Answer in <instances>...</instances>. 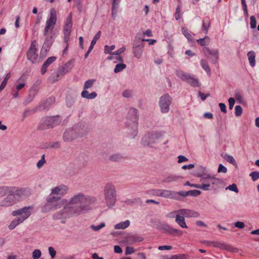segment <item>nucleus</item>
<instances>
[{"label": "nucleus", "mask_w": 259, "mask_h": 259, "mask_svg": "<svg viewBox=\"0 0 259 259\" xmlns=\"http://www.w3.org/2000/svg\"><path fill=\"white\" fill-rule=\"evenodd\" d=\"M94 82V79H90L86 81L84 83V89L86 90L91 88L93 86Z\"/></svg>", "instance_id": "obj_34"}, {"label": "nucleus", "mask_w": 259, "mask_h": 259, "mask_svg": "<svg viewBox=\"0 0 259 259\" xmlns=\"http://www.w3.org/2000/svg\"><path fill=\"white\" fill-rule=\"evenodd\" d=\"M226 160L227 161L233 165L236 164V161L232 156H227Z\"/></svg>", "instance_id": "obj_49"}, {"label": "nucleus", "mask_w": 259, "mask_h": 259, "mask_svg": "<svg viewBox=\"0 0 259 259\" xmlns=\"http://www.w3.org/2000/svg\"><path fill=\"white\" fill-rule=\"evenodd\" d=\"M178 178L176 176H168V177H167L164 181L165 182H173V181H175L177 180Z\"/></svg>", "instance_id": "obj_46"}, {"label": "nucleus", "mask_w": 259, "mask_h": 259, "mask_svg": "<svg viewBox=\"0 0 259 259\" xmlns=\"http://www.w3.org/2000/svg\"><path fill=\"white\" fill-rule=\"evenodd\" d=\"M165 232L171 235L172 236L177 237L181 236L183 234L182 231L171 228L169 226H166V229H165Z\"/></svg>", "instance_id": "obj_20"}, {"label": "nucleus", "mask_w": 259, "mask_h": 259, "mask_svg": "<svg viewBox=\"0 0 259 259\" xmlns=\"http://www.w3.org/2000/svg\"><path fill=\"white\" fill-rule=\"evenodd\" d=\"M228 102L229 104V108L230 109H232L235 102V100L233 98H230L229 99Z\"/></svg>", "instance_id": "obj_51"}, {"label": "nucleus", "mask_w": 259, "mask_h": 259, "mask_svg": "<svg viewBox=\"0 0 259 259\" xmlns=\"http://www.w3.org/2000/svg\"><path fill=\"white\" fill-rule=\"evenodd\" d=\"M200 64L203 69H204L207 73H209L210 72V68L207 62L204 60H201Z\"/></svg>", "instance_id": "obj_33"}, {"label": "nucleus", "mask_w": 259, "mask_h": 259, "mask_svg": "<svg viewBox=\"0 0 259 259\" xmlns=\"http://www.w3.org/2000/svg\"><path fill=\"white\" fill-rule=\"evenodd\" d=\"M97 96V94L96 92H93L91 93H90L89 95V96L88 99H94Z\"/></svg>", "instance_id": "obj_58"}, {"label": "nucleus", "mask_w": 259, "mask_h": 259, "mask_svg": "<svg viewBox=\"0 0 259 259\" xmlns=\"http://www.w3.org/2000/svg\"><path fill=\"white\" fill-rule=\"evenodd\" d=\"M197 42L202 46L207 45L209 42V38L208 36H205L203 38H201L197 40Z\"/></svg>", "instance_id": "obj_30"}, {"label": "nucleus", "mask_w": 259, "mask_h": 259, "mask_svg": "<svg viewBox=\"0 0 259 259\" xmlns=\"http://www.w3.org/2000/svg\"><path fill=\"white\" fill-rule=\"evenodd\" d=\"M119 3V0H113L112 4V14L116 11V9H117V7Z\"/></svg>", "instance_id": "obj_44"}, {"label": "nucleus", "mask_w": 259, "mask_h": 259, "mask_svg": "<svg viewBox=\"0 0 259 259\" xmlns=\"http://www.w3.org/2000/svg\"><path fill=\"white\" fill-rule=\"evenodd\" d=\"M104 195L106 205L100 206L105 209L111 208L114 205L116 200V194L114 186L111 184H107L104 188Z\"/></svg>", "instance_id": "obj_3"}, {"label": "nucleus", "mask_w": 259, "mask_h": 259, "mask_svg": "<svg viewBox=\"0 0 259 259\" xmlns=\"http://www.w3.org/2000/svg\"><path fill=\"white\" fill-rule=\"evenodd\" d=\"M49 251L51 257L54 258L55 256L56 253L55 250L52 247H50L49 248Z\"/></svg>", "instance_id": "obj_50"}, {"label": "nucleus", "mask_w": 259, "mask_h": 259, "mask_svg": "<svg viewBox=\"0 0 259 259\" xmlns=\"http://www.w3.org/2000/svg\"><path fill=\"white\" fill-rule=\"evenodd\" d=\"M182 16L181 10L180 6H178L176 9L175 17L176 20H179Z\"/></svg>", "instance_id": "obj_36"}, {"label": "nucleus", "mask_w": 259, "mask_h": 259, "mask_svg": "<svg viewBox=\"0 0 259 259\" xmlns=\"http://www.w3.org/2000/svg\"><path fill=\"white\" fill-rule=\"evenodd\" d=\"M22 222H20V220L18 218H15L14 219L11 224L9 226V229L11 230H13L16 226H17L19 224L21 223Z\"/></svg>", "instance_id": "obj_29"}, {"label": "nucleus", "mask_w": 259, "mask_h": 259, "mask_svg": "<svg viewBox=\"0 0 259 259\" xmlns=\"http://www.w3.org/2000/svg\"><path fill=\"white\" fill-rule=\"evenodd\" d=\"M115 49V46L114 45H112L111 46H108L106 45L104 47V53L105 54H109L110 55H113V53L112 52Z\"/></svg>", "instance_id": "obj_31"}, {"label": "nucleus", "mask_w": 259, "mask_h": 259, "mask_svg": "<svg viewBox=\"0 0 259 259\" xmlns=\"http://www.w3.org/2000/svg\"><path fill=\"white\" fill-rule=\"evenodd\" d=\"M177 75L179 78L190 84L192 86L195 87H199L200 85L198 80L194 76H191L181 70L177 72Z\"/></svg>", "instance_id": "obj_7"}, {"label": "nucleus", "mask_w": 259, "mask_h": 259, "mask_svg": "<svg viewBox=\"0 0 259 259\" xmlns=\"http://www.w3.org/2000/svg\"><path fill=\"white\" fill-rule=\"evenodd\" d=\"M105 223H102L100 225H98V226L92 225V226H91V228L94 231H99V230H100L101 229H102V228H103L104 227H105Z\"/></svg>", "instance_id": "obj_40"}, {"label": "nucleus", "mask_w": 259, "mask_h": 259, "mask_svg": "<svg viewBox=\"0 0 259 259\" xmlns=\"http://www.w3.org/2000/svg\"><path fill=\"white\" fill-rule=\"evenodd\" d=\"M41 251L38 249H35L32 253V256L34 259H37L40 257L41 255Z\"/></svg>", "instance_id": "obj_37"}, {"label": "nucleus", "mask_w": 259, "mask_h": 259, "mask_svg": "<svg viewBox=\"0 0 259 259\" xmlns=\"http://www.w3.org/2000/svg\"><path fill=\"white\" fill-rule=\"evenodd\" d=\"M24 192L25 189L22 188L19 189L16 187H10L9 189V193H13L18 201H20L23 197Z\"/></svg>", "instance_id": "obj_15"}, {"label": "nucleus", "mask_w": 259, "mask_h": 259, "mask_svg": "<svg viewBox=\"0 0 259 259\" xmlns=\"http://www.w3.org/2000/svg\"><path fill=\"white\" fill-rule=\"evenodd\" d=\"M219 105L221 110L224 113H226L227 111H226V107L225 104L224 103H221L219 104Z\"/></svg>", "instance_id": "obj_55"}, {"label": "nucleus", "mask_w": 259, "mask_h": 259, "mask_svg": "<svg viewBox=\"0 0 259 259\" xmlns=\"http://www.w3.org/2000/svg\"><path fill=\"white\" fill-rule=\"evenodd\" d=\"M215 181V179L208 177L202 179L201 180V184H191L189 182L187 181L185 185L197 188H200L204 190H207L210 186V184H214Z\"/></svg>", "instance_id": "obj_6"}, {"label": "nucleus", "mask_w": 259, "mask_h": 259, "mask_svg": "<svg viewBox=\"0 0 259 259\" xmlns=\"http://www.w3.org/2000/svg\"><path fill=\"white\" fill-rule=\"evenodd\" d=\"M33 208L32 206H28L18 209L13 211L12 215L14 217L19 216L18 218L22 223L31 215Z\"/></svg>", "instance_id": "obj_4"}, {"label": "nucleus", "mask_w": 259, "mask_h": 259, "mask_svg": "<svg viewBox=\"0 0 259 259\" xmlns=\"http://www.w3.org/2000/svg\"><path fill=\"white\" fill-rule=\"evenodd\" d=\"M235 98L237 100L241 101L242 100V96L239 93H236Z\"/></svg>", "instance_id": "obj_61"}, {"label": "nucleus", "mask_w": 259, "mask_h": 259, "mask_svg": "<svg viewBox=\"0 0 259 259\" xmlns=\"http://www.w3.org/2000/svg\"><path fill=\"white\" fill-rule=\"evenodd\" d=\"M250 25L251 28H255L256 27V21L255 18L254 16H252L250 17Z\"/></svg>", "instance_id": "obj_38"}, {"label": "nucleus", "mask_w": 259, "mask_h": 259, "mask_svg": "<svg viewBox=\"0 0 259 259\" xmlns=\"http://www.w3.org/2000/svg\"><path fill=\"white\" fill-rule=\"evenodd\" d=\"M235 226L237 228L242 229L244 227L245 225L243 222H237L235 224Z\"/></svg>", "instance_id": "obj_52"}, {"label": "nucleus", "mask_w": 259, "mask_h": 259, "mask_svg": "<svg viewBox=\"0 0 259 259\" xmlns=\"http://www.w3.org/2000/svg\"><path fill=\"white\" fill-rule=\"evenodd\" d=\"M203 51L205 55L208 58L209 55L212 56V61L216 62L218 59V51L217 50H210L207 48H204Z\"/></svg>", "instance_id": "obj_18"}, {"label": "nucleus", "mask_w": 259, "mask_h": 259, "mask_svg": "<svg viewBox=\"0 0 259 259\" xmlns=\"http://www.w3.org/2000/svg\"><path fill=\"white\" fill-rule=\"evenodd\" d=\"M37 49L34 41L32 42L31 46L27 53V57L28 60H30L32 62L36 61L37 55L36 54Z\"/></svg>", "instance_id": "obj_10"}, {"label": "nucleus", "mask_w": 259, "mask_h": 259, "mask_svg": "<svg viewBox=\"0 0 259 259\" xmlns=\"http://www.w3.org/2000/svg\"><path fill=\"white\" fill-rule=\"evenodd\" d=\"M242 113V109L240 106H236L235 107V115L237 116H239Z\"/></svg>", "instance_id": "obj_42"}, {"label": "nucleus", "mask_w": 259, "mask_h": 259, "mask_svg": "<svg viewBox=\"0 0 259 259\" xmlns=\"http://www.w3.org/2000/svg\"><path fill=\"white\" fill-rule=\"evenodd\" d=\"M143 46H139L133 48V53L135 57L138 59L141 58L143 52Z\"/></svg>", "instance_id": "obj_22"}, {"label": "nucleus", "mask_w": 259, "mask_h": 259, "mask_svg": "<svg viewBox=\"0 0 259 259\" xmlns=\"http://www.w3.org/2000/svg\"><path fill=\"white\" fill-rule=\"evenodd\" d=\"M121 158V157L118 154L113 155L110 157V159L113 161H119Z\"/></svg>", "instance_id": "obj_48"}, {"label": "nucleus", "mask_w": 259, "mask_h": 259, "mask_svg": "<svg viewBox=\"0 0 259 259\" xmlns=\"http://www.w3.org/2000/svg\"><path fill=\"white\" fill-rule=\"evenodd\" d=\"M153 194L157 196H160L164 197H168L170 198H175L176 193L168 191V190H154L153 191Z\"/></svg>", "instance_id": "obj_14"}, {"label": "nucleus", "mask_w": 259, "mask_h": 259, "mask_svg": "<svg viewBox=\"0 0 259 259\" xmlns=\"http://www.w3.org/2000/svg\"><path fill=\"white\" fill-rule=\"evenodd\" d=\"M45 163V155L42 156L41 159L37 162V166L38 168H40Z\"/></svg>", "instance_id": "obj_47"}, {"label": "nucleus", "mask_w": 259, "mask_h": 259, "mask_svg": "<svg viewBox=\"0 0 259 259\" xmlns=\"http://www.w3.org/2000/svg\"><path fill=\"white\" fill-rule=\"evenodd\" d=\"M247 57L250 66L253 67L255 65V54L253 51H250L247 53Z\"/></svg>", "instance_id": "obj_23"}, {"label": "nucleus", "mask_w": 259, "mask_h": 259, "mask_svg": "<svg viewBox=\"0 0 259 259\" xmlns=\"http://www.w3.org/2000/svg\"><path fill=\"white\" fill-rule=\"evenodd\" d=\"M125 51V48L124 47H122L117 50V51L114 52L113 53V55H120L121 54L123 53Z\"/></svg>", "instance_id": "obj_43"}, {"label": "nucleus", "mask_w": 259, "mask_h": 259, "mask_svg": "<svg viewBox=\"0 0 259 259\" xmlns=\"http://www.w3.org/2000/svg\"><path fill=\"white\" fill-rule=\"evenodd\" d=\"M25 75H22L19 79L17 81V83L18 84L16 85V89L17 90V92L13 94V96L14 98H16L18 96V92L21 89H22L25 85Z\"/></svg>", "instance_id": "obj_17"}, {"label": "nucleus", "mask_w": 259, "mask_h": 259, "mask_svg": "<svg viewBox=\"0 0 259 259\" xmlns=\"http://www.w3.org/2000/svg\"><path fill=\"white\" fill-rule=\"evenodd\" d=\"M101 35V32L100 31H98L97 33V34L95 35V36H94V38L93 39V40L91 42V46L88 50V53H90V52L92 51L94 46L96 44L97 41L100 38Z\"/></svg>", "instance_id": "obj_26"}, {"label": "nucleus", "mask_w": 259, "mask_h": 259, "mask_svg": "<svg viewBox=\"0 0 259 259\" xmlns=\"http://www.w3.org/2000/svg\"><path fill=\"white\" fill-rule=\"evenodd\" d=\"M122 95L124 97L128 98L131 96L132 92L130 90H125L123 92Z\"/></svg>", "instance_id": "obj_57"}, {"label": "nucleus", "mask_w": 259, "mask_h": 259, "mask_svg": "<svg viewBox=\"0 0 259 259\" xmlns=\"http://www.w3.org/2000/svg\"><path fill=\"white\" fill-rule=\"evenodd\" d=\"M176 222L182 228H187L188 227L186 224L185 218L181 214L178 213L176 216Z\"/></svg>", "instance_id": "obj_21"}, {"label": "nucleus", "mask_w": 259, "mask_h": 259, "mask_svg": "<svg viewBox=\"0 0 259 259\" xmlns=\"http://www.w3.org/2000/svg\"><path fill=\"white\" fill-rule=\"evenodd\" d=\"M177 212L186 218H197L199 215L197 212L189 209L178 210Z\"/></svg>", "instance_id": "obj_12"}, {"label": "nucleus", "mask_w": 259, "mask_h": 259, "mask_svg": "<svg viewBox=\"0 0 259 259\" xmlns=\"http://www.w3.org/2000/svg\"><path fill=\"white\" fill-rule=\"evenodd\" d=\"M10 187H0V197L6 195L7 192H9Z\"/></svg>", "instance_id": "obj_35"}, {"label": "nucleus", "mask_w": 259, "mask_h": 259, "mask_svg": "<svg viewBox=\"0 0 259 259\" xmlns=\"http://www.w3.org/2000/svg\"><path fill=\"white\" fill-rule=\"evenodd\" d=\"M67 190L68 187L66 186L60 185L52 189L51 194L48 198L47 206L50 205V203H52L56 208L63 207L60 212L54 215L56 219H66L73 214H79L90 210L96 201V198L94 196L78 193L72 197L69 203L66 200L63 199L57 204H54L60 199L58 195H64L67 193Z\"/></svg>", "instance_id": "obj_1"}, {"label": "nucleus", "mask_w": 259, "mask_h": 259, "mask_svg": "<svg viewBox=\"0 0 259 259\" xmlns=\"http://www.w3.org/2000/svg\"><path fill=\"white\" fill-rule=\"evenodd\" d=\"M56 60V58L55 57H49L43 64L41 69V73L44 74L47 72L48 67Z\"/></svg>", "instance_id": "obj_19"}, {"label": "nucleus", "mask_w": 259, "mask_h": 259, "mask_svg": "<svg viewBox=\"0 0 259 259\" xmlns=\"http://www.w3.org/2000/svg\"><path fill=\"white\" fill-rule=\"evenodd\" d=\"M143 240V238L142 237L136 235L129 236L127 240L130 243L140 242Z\"/></svg>", "instance_id": "obj_24"}, {"label": "nucleus", "mask_w": 259, "mask_h": 259, "mask_svg": "<svg viewBox=\"0 0 259 259\" xmlns=\"http://www.w3.org/2000/svg\"><path fill=\"white\" fill-rule=\"evenodd\" d=\"M177 211H178V210H176V211L170 212L168 214V217L169 218H174L175 217L176 218V216L177 215V214L178 213L177 212Z\"/></svg>", "instance_id": "obj_60"}, {"label": "nucleus", "mask_w": 259, "mask_h": 259, "mask_svg": "<svg viewBox=\"0 0 259 259\" xmlns=\"http://www.w3.org/2000/svg\"><path fill=\"white\" fill-rule=\"evenodd\" d=\"M172 248V246L170 245H163L160 246L158 247V249L160 250H162L164 249L170 250Z\"/></svg>", "instance_id": "obj_54"}, {"label": "nucleus", "mask_w": 259, "mask_h": 259, "mask_svg": "<svg viewBox=\"0 0 259 259\" xmlns=\"http://www.w3.org/2000/svg\"><path fill=\"white\" fill-rule=\"evenodd\" d=\"M227 171V169L226 167L223 165L222 164H220L219 166V168L218 169V172H223L226 173Z\"/></svg>", "instance_id": "obj_45"}, {"label": "nucleus", "mask_w": 259, "mask_h": 259, "mask_svg": "<svg viewBox=\"0 0 259 259\" xmlns=\"http://www.w3.org/2000/svg\"><path fill=\"white\" fill-rule=\"evenodd\" d=\"M128 117L131 118L133 122V128H134V132L137 133L138 126L137 110L135 108H131L128 112Z\"/></svg>", "instance_id": "obj_11"}, {"label": "nucleus", "mask_w": 259, "mask_h": 259, "mask_svg": "<svg viewBox=\"0 0 259 259\" xmlns=\"http://www.w3.org/2000/svg\"><path fill=\"white\" fill-rule=\"evenodd\" d=\"M61 120V118L59 116L54 117H48L45 118L40 125V128L44 130L53 127L58 125Z\"/></svg>", "instance_id": "obj_5"}, {"label": "nucleus", "mask_w": 259, "mask_h": 259, "mask_svg": "<svg viewBox=\"0 0 259 259\" xmlns=\"http://www.w3.org/2000/svg\"><path fill=\"white\" fill-rule=\"evenodd\" d=\"M57 22V12L54 8L50 10L49 16L46 21L44 30V35L46 37L45 45L49 46L55 35V24Z\"/></svg>", "instance_id": "obj_2"}, {"label": "nucleus", "mask_w": 259, "mask_h": 259, "mask_svg": "<svg viewBox=\"0 0 259 259\" xmlns=\"http://www.w3.org/2000/svg\"><path fill=\"white\" fill-rule=\"evenodd\" d=\"M72 26V14L70 13L66 18L63 27V33L64 35V41L67 44L69 40V36Z\"/></svg>", "instance_id": "obj_8"}, {"label": "nucleus", "mask_w": 259, "mask_h": 259, "mask_svg": "<svg viewBox=\"0 0 259 259\" xmlns=\"http://www.w3.org/2000/svg\"><path fill=\"white\" fill-rule=\"evenodd\" d=\"M6 194L8 196L3 201V205L5 206H12L18 201L13 193L7 192Z\"/></svg>", "instance_id": "obj_13"}, {"label": "nucleus", "mask_w": 259, "mask_h": 259, "mask_svg": "<svg viewBox=\"0 0 259 259\" xmlns=\"http://www.w3.org/2000/svg\"><path fill=\"white\" fill-rule=\"evenodd\" d=\"M114 251L116 253H121L122 250L119 246L116 245L114 246Z\"/></svg>", "instance_id": "obj_64"}, {"label": "nucleus", "mask_w": 259, "mask_h": 259, "mask_svg": "<svg viewBox=\"0 0 259 259\" xmlns=\"http://www.w3.org/2000/svg\"><path fill=\"white\" fill-rule=\"evenodd\" d=\"M134 252V249L132 247H127L125 250L126 254H130Z\"/></svg>", "instance_id": "obj_53"}, {"label": "nucleus", "mask_w": 259, "mask_h": 259, "mask_svg": "<svg viewBox=\"0 0 259 259\" xmlns=\"http://www.w3.org/2000/svg\"><path fill=\"white\" fill-rule=\"evenodd\" d=\"M130 222L129 221L127 220L123 222H121L116 224L115 226V229H124L130 226Z\"/></svg>", "instance_id": "obj_27"}, {"label": "nucleus", "mask_w": 259, "mask_h": 259, "mask_svg": "<svg viewBox=\"0 0 259 259\" xmlns=\"http://www.w3.org/2000/svg\"><path fill=\"white\" fill-rule=\"evenodd\" d=\"M178 162L181 163L183 162L187 161L188 159L184 156L180 155L178 157Z\"/></svg>", "instance_id": "obj_56"}, {"label": "nucleus", "mask_w": 259, "mask_h": 259, "mask_svg": "<svg viewBox=\"0 0 259 259\" xmlns=\"http://www.w3.org/2000/svg\"><path fill=\"white\" fill-rule=\"evenodd\" d=\"M143 34L144 35H146L148 37H151L152 36V31L150 29H147L146 30L144 33H143Z\"/></svg>", "instance_id": "obj_62"}, {"label": "nucleus", "mask_w": 259, "mask_h": 259, "mask_svg": "<svg viewBox=\"0 0 259 259\" xmlns=\"http://www.w3.org/2000/svg\"><path fill=\"white\" fill-rule=\"evenodd\" d=\"M171 98L166 94L162 96L159 101V106L162 113H167L169 111V107L171 103Z\"/></svg>", "instance_id": "obj_9"}, {"label": "nucleus", "mask_w": 259, "mask_h": 259, "mask_svg": "<svg viewBox=\"0 0 259 259\" xmlns=\"http://www.w3.org/2000/svg\"><path fill=\"white\" fill-rule=\"evenodd\" d=\"M226 190H230L231 191H234L236 193H238V189L237 187V186L236 184H233L232 185H229L228 187H227L226 188Z\"/></svg>", "instance_id": "obj_39"}, {"label": "nucleus", "mask_w": 259, "mask_h": 259, "mask_svg": "<svg viewBox=\"0 0 259 259\" xmlns=\"http://www.w3.org/2000/svg\"><path fill=\"white\" fill-rule=\"evenodd\" d=\"M183 33L185 35V36L188 39L191 40L192 38V35L190 33H189L188 31H184Z\"/></svg>", "instance_id": "obj_59"}, {"label": "nucleus", "mask_w": 259, "mask_h": 259, "mask_svg": "<svg viewBox=\"0 0 259 259\" xmlns=\"http://www.w3.org/2000/svg\"><path fill=\"white\" fill-rule=\"evenodd\" d=\"M189 257L188 255L186 254H178V259H188Z\"/></svg>", "instance_id": "obj_63"}, {"label": "nucleus", "mask_w": 259, "mask_h": 259, "mask_svg": "<svg viewBox=\"0 0 259 259\" xmlns=\"http://www.w3.org/2000/svg\"><path fill=\"white\" fill-rule=\"evenodd\" d=\"M253 181H255L259 179V172L253 171L250 174Z\"/></svg>", "instance_id": "obj_41"}, {"label": "nucleus", "mask_w": 259, "mask_h": 259, "mask_svg": "<svg viewBox=\"0 0 259 259\" xmlns=\"http://www.w3.org/2000/svg\"><path fill=\"white\" fill-rule=\"evenodd\" d=\"M180 194L182 196H188V195L197 196L201 194V192L199 190H190V191H187L186 192H181V193H180Z\"/></svg>", "instance_id": "obj_25"}, {"label": "nucleus", "mask_w": 259, "mask_h": 259, "mask_svg": "<svg viewBox=\"0 0 259 259\" xmlns=\"http://www.w3.org/2000/svg\"><path fill=\"white\" fill-rule=\"evenodd\" d=\"M126 68V65L123 63H119L117 64L114 69V72L115 73H118L123 70L124 69Z\"/></svg>", "instance_id": "obj_32"}, {"label": "nucleus", "mask_w": 259, "mask_h": 259, "mask_svg": "<svg viewBox=\"0 0 259 259\" xmlns=\"http://www.w3.org/2000/svg\"><path fill=\"white\" fill-rule=\"evenodd\" d=\"M210 26V20L209 18H205L203 21L202 29L206 33Z\"/></svg>", "instance_id": "obj_28"}, {"label": "nucleus", "mask_w": 259, "mask_h": 259, "mask_svg": "<svg viewBox=\"0 0 259 259\" xmlns=\"http://www.w3.org/2000/svg\"><path fill=\"white\" fill-rule=\"evenodd\" d=\"M160 135L159 133H155L151 136H145L142 140V142L144 145H150L153 142H155L154 139H157Z\"/></svg>", "instance_id": "obj_16"}]
</instances>
